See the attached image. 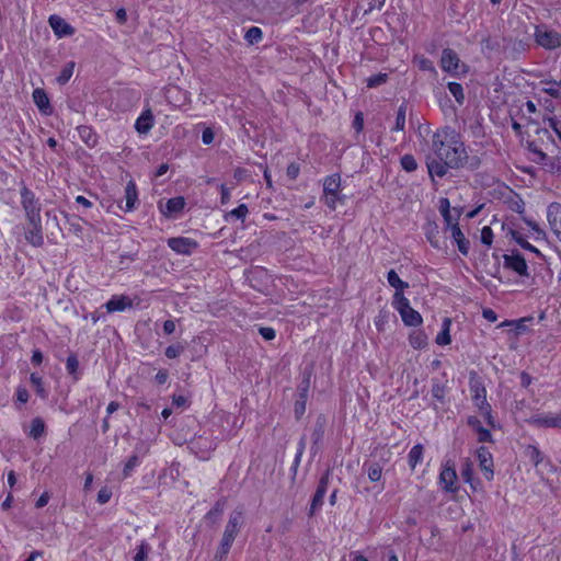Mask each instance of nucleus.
Wrapping results in <instances>:
<instances>
[{"mask_svg": "<svg viewBox=\"0 0 561 561\" xmlns=\"http://www.w3.org/2000/svg\"><path fill=\"white\" fill-rule=\"evenodd\" d=\"M433 154L426 157V168L432 181L444 178L449 169L465 168L467 150L460 136L449 126L437 129L432 136Z\"/></svg>", "mask_w": 561, "mask_h": 561, "instance_id": "1", "label": "nucleus"}, {"mask_svg": "<svg viewBox=\"0 0 561 561\" xmlns=\"http://www.w3.org/2000/svg\"><path fill=\"white\" fill-rule=\"evenodd\" d=\"M476 371L470 373V392L472 394V402L481 415L484 417L488 425L495 427V420L492 415V407L486 400V389L484 385L476 379Z\"/></svg>", "mask_w": 561, "mask_h": 561, "instance_id": "2", "label": "nucleus"}, {"mask_svg": "<svg viewBox=\"0 0 561 561\" xmlns=\"http://www.w3.org/2000/svg\"><path fill=\"white\" fill-rule=\"evenodd\" d=\"M324 203L331 209L336 208L337 203L345 204L346 196L341 194V175L333 173L323 181Z\"/></svg>", "mask_w": 561, "mask_h": 561, "instance_id": "3", "label": "nucleus"}, {"mask_svg": "<svg viewBox=\"0 0 561 561\" xmlns=\"http://www.w3.org/2000/svg\"><path fill=\"white\" fill-rule=\"evenodd\" d=\"M21 205L25 211L27 221H35L42 219L41 210L42 205L39 199L35 196L34 192L27 186L23 185L20 190Z\"/></svg>", "mask_w": 561, "mask_h": 561, "instance_id": "4", "label": "nucleus"}, {"mask_svg": "<svg viewBox=\"0 0 561 561\" xmlns=\"http://www.w3.org/2000/svg\"><path fill=\"white\" fill-rule=\"evenodd\" d=\"M396 310L400 313L403 323L408 327H419L423 319L419 311L410 306V301L404 295L399 296V300L392 302Z\"/></svg>", "mask_w": 561, "mask_h": 561, "instance_id": "5", "label": "nucleus"}, {"mask_svg": "<svg viewBox=\"0 0 561 561\" xmlns=\"http://www.w3.org/2000/svg\"><path fill=\"white\" fill-rule=\"evenodd\" d=\"M535 39L539 46L549 50L561 47V33L549 30L545 25L536 27Z\"/></svg>", "mask_w": 561, "mask_h": 561, "instance_id": "6", "label": "nucleus"}, {"mask_svg": "<svg viewBox=\"0 0 561 561\" xmlns=\"http://www.w3.org/2000/svg\"><path fill=\"white\" fill-rule=\"evenodd\" d=\"M331 469H327L323 476L320 478L318 482L317 490L311 499L310 508L308 515L311 517L316 514L318 510H320L323 505V500L329 486V480L331 476Z\"/></svg>", "mask_w": 561, "mask_h": 561, "instance_id": "7", "label": "nucleus"}, {"mask_svg": "<svg viewBox=\"0 0 561 561\" xmlns=\"http://www.w3.org/2000/svg\"><path fill=\"white\" fill-rule=\"evenodd\" d=\"M527 423L538 428H561V414L536 413L527 419Z\"/></svg>", "mask_w": 561, "mask_h": 561, "instance_id": "8", "label": "nucleus"}, {"mask_svg": "<svg viewBox=\"0 0 561 561\" xmlns=\"http://www.w3.org/2000/svg\"><path fill=\"white\" fill-rule=\"evenodd\" d=\"M424 232L426 240L434 249L438 251L447 250L446 238L442 237L439 227L436 221H427L424 225Z\"/></svg>", "mask_w": 561, "mask_h": 561, "instance_id": "9", "label": "nucleus"}, {"mask_svg": "<svg viewBox=\"0 0 561 561\" xmlns=\"http://www.w3.org/2000/svg\"><path fill=\"white\" fill-rule=\"evenodd\" d=\"M243 514L241 511H233L225 527L221 540L232 545L242 525Z\"/></svg>", "mask_w": 561, "mask_h": 561, "instance_id": "10", "label": "nucleus"}, {"mask_svg": "<svg viewBox=\"0 0 561 561\" xmlns=\"http://www.w3.org/2000/svg\"><path fill=\"white\" fill-rule=\"evenodd\" d=\"M168 245L178 254L190 255L197 249L196 240L186 237H173L168 239Z\"/></svg>", "mask_w": 561, "mask_h": 561, "instance_id": "11", "label": "nucleus"}, {"mask_svg": "<svg viewBox=\"0 0 561 561\" xmlns=\"http://www.w3.org/2000/svg\"><path fill=\"white\" fill-rule=\"evenodd\" d=\"M503 259L505 268L512 270L523 277L529 276L526 260L520 253L504 254Z\"/></svg>", "mask_w": 561, "mask_h": 561, "instance_id": "12", "label": "nucleus"}, {"mask_svg": "<svg viewBox=\"0 0 561 561\" xmlns=\"http://www.w3.org/2000/svg\"><path fill=\"white\" fill-rule=\"evenodd\" d=\"M479 461V467L483 472L484 478L491 481L494 477L493 457L485 446H481L476 451Z\"/></svg>", "mask_w": 561, "mask_h": 561, "instance_id": "13", "label": "nucleus"}, {"mask_svg": "<svg viewBox=\"0 0 561 561\" xmlns=\"http://www.w3.org/2000/svg\"><path fill=\"white\" fill-rule=\"evenodd\" d=\"M310 387V376H305L298 386V398L295 401L294 412L295 417L299 420L306 412V403L308 399V391Z\"/></svg>", "mask_w": 561, "mask_h": 561, "instance_id": "14", "label": "nucleus"}, {"mask_svg": "<svg viewBox=\"0 0 561 561\" xmlns=\"http://www.w3.org/2000/svg\"><path fill=\"white\" fill-rule=\"evenodd\" d=\"M327 425V419L324 415H319L314 422V426L311 433L312 445L310 447V451L312 456H316L320 449V444L324 437Z\"/></svg>", "mask_w": 561, "mask_h": 561, "instance_id": "15", "label": "nucleus"}, {"mask_svg": "<svg viewBox=\"0 0 561 561\" xmlns=\"http://www.w3.org/2000/svg\"><path fill=\"white\" fill-rule=\"evenodd\" d=\"M186 202L183 196H176L167 201L164 205L159 203V209L164 217H176L185 207Z\"/></svg>", "mask_w": 561, "mask_h": 561, "instance_id": "16", "label": "nucleus"}, {"mask_svg": "<svg viewBox=\"0 0 561 561\" xmlns=\"http://www.w3.org/2000/svg\"><path fill=\"white\" fill-rule=\"evenodd\" d=\"M48 22L58 38L71 36L76 32L75 27L59 15H50Z\"/></svg>", "mask_w": 561, "mask_h": 561, "instance_id": "17", "label": "nucleus"}, {"mask_svg": "<svg viewBox=\"0 0 561 561\" xmlns=\"http://www.w3.org/2000/svg\"><path fill=\"white\" fill-rule=\"evenodd\" d=\"M25 230V239L33 247H42L44 243L42 219L35 221H27Z\"/></svg>", "mask_w": 561, "mask_h": 561, "instance_id": "18", "label": "nucleus"}, {"mask_svg": "<svg viewBox=\"0 0 561 561\" xmlns=\"http://www.w3.org/2000/svg\"><path fill=\"white\" fill-rule=\"evenodd\" d=\"M547 218L552 231L556 233L559 241H561V204L551 203L547 209Z\"/></svg>", "mask_w": 561, "mask_h": 561, "instance_id": "19", "label": "nucleus"}, {"mask_svg": "<svg viewBox=\"0 0 561 561\" xmlns=\"http://www.w3.org/2000/svg\"><path fill=\"white\" fill-rule=\"evenodd\" d=\"M460 59L457 53L450 48H445L442 51L440 67L444 71L456 75L459 67Z\"/></svg>", "mask_w": 561, "mask_h": 561, "instance_id": "20", "label": "nucleus"}, {"mask_svg": "<svg viewBox=\"0 0 561 561\" xmlns=\"http://www.w3.org/2000/svg\"><path fill=\"white\" fill-rule=\"evenodd\" d=\"M467 425L471 427L478 435V442L479 443H492L493 436L491 432L483 427L481 421L474 416L470 415L467 417Z\"/></svg>", "mask_w": 561, "mask_h": 561, "instance_id": "21", "label": "nucleus"}, {"mask_svg": "<svg viewBox=\"0 0 561 561\" xmlns=\"http://www.w3.org/2000/svg\"><path fill=\"white\" fill-rule=\"evenodd\" d=\"M456 481L457 472L455 468L446 465L439 474V482L443 485V489L446 492H456L458 490V488L455 486Z\"/></svg>", "mask_w": 561, "mask_h": 561, "instance_id": "22", "label": "nucleus"}, {"mask_svg": "<svg viewBox=\"0 0 561 561\" xmlns=\"http://www.w3.org/2000/svg\"><path fill=\"white\" fill-rule=\"evenodd\" d=\"M124 199H125V206H119L121 209H123L124 211L128 213V211H133L134 209H136V205L138 203V192H137V187H136V184L134 181H129L125 187V195H124Z\"/></svg>", "mask_w": 561, "mask_h": 561, "instance_id": "23", "label": "nucleus"}, {"mask_svg": "<svg viewBox=\"0 0 561 561\" xmlns=\"http://www.w3.org/2000/svg\"><path fill=\"white\" fill-rule=\"evenodd\" d=\"M448 231H450V237L455 241L456 245L458 247L459 252L467 256L470 249V242L462 233L459 226H451L448 227Z\"/></svg>", "mask_w": 561, "mask_h": 561, "instance_id": "24", "label": "nucleus"}, {"mask_svg": "<svg viewBox=\"0 0 561 561\" xmlns=\"http://www.w3.org/2000/svg\"><path fill=\"white\" fill-rule=\"evenodd\" d=\"M33 101L38 107L39 112L49 115L53 113V108L49 103V99L44 89L37 88L32 94Z\"/></svg>", "mask_w": 561, "mask_h": 561, "instance_id": "25", "label": "nucleus"}, {"mask_svg": "<svg viewBox=\"0 0 561 561\" xmlns=\"http://www.w3.org/2000/svg\"><path fill=\"white\" fill-rule=\"evenodd\" d=\"M387 280L391 287L396 289L393 295V301L399 300V296L403 295V291L409 288V283L402 280L394 270H390L387 274Z\"/></svg>", "mask_w": 561, "mask_h": 561, "instance_id": "26", "label": "nucleus"}, {"mask_svg": "<svg viewBox=\"0 0 561 561\" xmlns=\"http://www.w3.org/2000/svg\"><path fill=\"white\" fill-rule=\"evenodd\" d=\"M226 506V499H219L213 506L210 511L205 515V522L210 526L217 525L224 514V510Z\"/></svg>", "mask_w": 561, "mask_h": 561, "instance_id": "27", "label": "nucleus"}, {"mask_svg": "<svg viewBox=\"0 0 561 561\" xmlns=\"http://www.w3.org/2000/svg\"><path fill=\"white\" fill-rule=\"evenodd\" d=\"M153 123V115L150 110H147L137 118L135 128L139 134H147L152 128Z\"/></svg>", "mask_w": 561, "mask_h": 561, "instance_id": "28", "label": "nucleus"}, {"mask_svg": "<svg viewBox=\"0 0 561 561\" xmlns=\"http://www.w3.org/2000/svg\"><path fill=\"white\" fill-rule=\"evenodd\" d=\"M127 307H131V300L126 296H114L106 304L107 312L124 311Z\"/></svg>", "mask_w": 561, "mask_h": 561, "instance_id": "29", "label": "nucleus"}, {"mask_svg": "<svg viewBox=\"0 0 561 561\" xmlns=\"http://www.w3.org/2000/svg\"><path fill=\"white\" fill-rule=\"evenodd\" d=\"M80 139L89 147L94 148L98 145V134L93 130L92 127L87 125H81L77 128Z\"/></svg>", "mask_w": 561, "mask_h": 561, "instance_id": "30", "label": "nucleus"}, {"mask_svg": "<svg viewBox=\"0 0 561 561\" xmlns=\"http://www.w3.org/2000/svg\"><path fill=\"white\" fill-rule=\"evenodd\" d=\"M468 130L470 136L474 139H482L485 137V131L482 125L481 117H476L474 119H471L468 124Z\"/></svg>", "mask_w": 561, "mask_h": 561, "instance_id": "31", "label": "nucleus"}, {"mask_svg": "<svg viewBox=\"0 0 561 561\" xmlns=\"http://www.w3.org/2000/svg\"><path fill=\"white\" fill-rule=\"evenodd\" d=\"M450 325L451 320L449 318H445L442 324V331L436 336V343L438 345H448L451 342L450 337Z\"/></svg>", "mask_w": 561, "mask_h": 561, "instance_id": "32", "label": "nucleus"}, {"mask_svg": "<svg viewBox=\"0 0 561 561\" xmlns=\"http://www.w3.org/2000/svg\"><path fill=\"white\" fill-rule=\"evenodd\" d=\"M423 451H424V448H423V445H421V444H416L411 448V450L408 455V462H409L411 470H414L416 468L417 463H420L422 461Z\"/></svg>", "mask_w": 561, "mask_h": 561, "instance_id": "33", "label": "nucleus"}, {"mask_svg": "<svg viewBox=\"0 0 561 561\" xmlns=\"http://www.w3.org/2000/svg\"><path fill=\"white\" fill-rule=\"evenodd\" d=\"M66 369L68 375H70L75 381L79 380V359L75 353H70V355L67 357Z\"/></svg>", "mask_w": 561, "mask_h": 561, "instance_id": "34", "label": "nucleus"}, {"mask_svg": "<svg viewBox=\"0 0 561 561\" xmlns=\"http://www.w3.org/2000/svg\"><path fill=\"white\" fill-rule=\"evenodd\" d=\"M45 422L43 421L42 417L37 416L33 419L31 422V430L28 432V436L34 439H38L45 434Z\"/></svg>", "mask_w": 561, "mask_h": 561, "instance_id": "35", "label": "nucleus"}, {"mask_svg": "<svg viewBox=\"0 0 561 561\" xmlns=\"http://www.w3.org/2000/svg\"><path fill=\"white\" fill-rule=\"evenodd\" d=\"M525 456L535 465V467H538L545 459L543 454L535 445L526 446Z\"/></svg>", "mask_w": 561, "mask_h": 561, "instance_id": "36", "label": "nucleus"}, {"mask_svg": "<svg viewBox=\"0 0 561 561\" xmlns=\"http://www.w3.org/2000/svg\"><path fill=\"white\" fill-rule=\"evenodd\" d=\"M407 110H408V105L405 102H403L397 111L396 123H394L393 128L391 129L392 131L404 130Z\"/></svg>", "mask_w": 561, "mask_h": 561, "instance_id": "37", "label": "nucleus"}, {"mask_svg": "<svg viewBox=\"0 0 561 561\" xmlns=\"http://www.w3.org/2000/svg\"><path fill=\"white\" fill-rule=\"evenodd\" d=\"M409 342L413 348L420 350L426 346L427 336L422 331H414L410 334Z\"/></svg>", "mask_w": 561, "mask_h": 561, "instance_id": "38", "label": "nucleus"}, {"mask_svg": "<svg viewBox=\"0 0 561 561\" xmlns=\"http://www.w3.org/2000/svg\"><path fill=\"white\" fill-rule=\"evenodd\" d=\"M531 317L522 318L519 320H506L501 323V327L510 325L514 327L517 334H522L526 331H528V327L526 324L527 321H531Z\"/></svg>", "mask_w": 561, "mask_h": 561, "instance_id": "39", "label": "nucleus"}, {"mask_svg": "<svg viewBox=\"0 0 561 561\" xmlns=\"http://www.w3.org/2000/svg\"><path fill=\"white\" fill-rule=\"evenodd\" d=\"M30 381L34 386L37 396L42 399H47L48 392L44 388L42 377L38 376L36 373H32L30 376Z\"/></svg>", "mask_w": 561, "mask_h": 561, "instance_id": "40", "label": "nucleus"}, {"mask_svg": "<svg viewBox=\"0 0 561 561\" xmlns=\"http://www.w3.org/2000/svg\"><path fill=\"white\" fill-rule=\"evenodd\" d=\"M447 88H448L449 92L451 93V95L455 98L456 102L459 105H462L465 102V93H463L462 85L458 82L451 81V82H448Z\"/></svg>", "mask_w": 561, "mask_h": 561, "instance_id": "41", "label": "nucleus"}, {"mask_svg": "<svg viewBox=\"0 0 561 561\" xmlns=\"http://www.w3.org/2000/svg\"><path fill=\"white\" fill-rule=\"evenodd\" d=\"M73 69H75V61H69L67 62L64 68L61 69L60 73L58 75V77L56 78V81L60 84V85H64L66 84L70 78L72 77V73H73Z\"/></svg>", "mask_w": 561, "mask_h": 561, "instance_id": "42", "label": "nucleus"}, {"mask_svg": "<svg viewBox=\"0 0 561 561\" xmlns=\"http://www.w3.org/2000/svg\"><path fill=\"white\" fill-rule=\"evenodd\" d=\"M364 467H367V474H368V479L371 481V482H377L381 479V474H382V468L379 463L377 462H365L364 463Z\"/></svg>", "mask_w": 561, "mask_h": 561, "instance_id": "43", "label": "nucleus"}, {"mask_svg": "<svg viewBox=\"0 0 561 561\" xmlns=\"http://www.w3.org/2000/svg\"><path fill=\"white\" fill-rule=\"evenodd\" d=\"M438 209L440 215L443 216L444 224H450L454 218L451 217V207L449 199L446 197L439 198Z\"/></svg>", "mask_w": 561, "mask_h": 561, "instance_id": "44", "label": "nucleus"}, {"mask_svg": "<svg viewBox=\"0 0 561 561\" xmlns=\"http://www.w3.org/2000/svg\"><path fill=\"white\" fill-rule=\"evenodd\" d=\"M512 238L525 250L530 251L533 253H536L537 255L541 256V252L530 244L525 238H523L517 231L511 230Z\"/></svg>", "mask_w": 561, "mask_h": 561, "instance_id": "45", "label": "nucleus"}, {"mask_svg": "<svg viewBox=\"0 0 561 561\" xmlns=\"http://www.w3.org/2000/svg\"><path fill=\"white\" fill-rule=\"evenodd\" d=\"M263 38V32L257 26H251L244 34V39L248 42V44L253 45L257 44Z\"/></svg>", "mask_w": 561, "mask_h": 561, "instance_id": "46", "label": "nucleus"}, {"mask_svg": "<svg viewBox=\"0 0 561 561\" xmlns=\"http://www.w3.org/2000/svg\"><path fill=\"white\" fill-rule=\"evenodd\" d=\"M401 168L405 172H413L417 169V161L413 154L407 153L400 158Z\"/></svg>", "mask_w": 561, "mask_h": 561, "instance_id": "47", "label": "nucleus"}, {"mask_svg": "<svg viewBox=\"0 0 561 561\" xmlns=\"http://www.w3.org/2000/svg\"><path fill=\"white\" fill-rule=\"evenodd\" d=\"M65 218L67 222L69 224V230L73 232L77 236H80L82 233V226L80 225V221L82 218L77 215H68L65 214Z\"/></svg>", "mask_w": 561, "mask_h": 561, "instance_id": "48", "label": "nucleus"}, {"mask_svg": "<svg viewBox=\"0 0 561 561\" xmlns=\"http://www.w3.org/2000/svg\"><path fill=\"white\" fill-rule=\"evenodd\" d=\"M151 551L150 545L142 540L136 548V554L134 556V561H147L148 554Z\"/></svg>", "mask_w": 561, "mask_h": 561, "instance_id": "49", "label": "nucleus"}, {"mask_svg": "<svg viewBox=\"0 0 561 561\" xmlns=\"http://www.w3.org/2000/svg\"><path fill=\"white\" fill-rule=\"evenodd\" d=\"M249 213L248 206L245 204H240L237 208L227 213L225 218L228 220L229 218H234L237 220L243 221Z\"/></svg>", "mask_w": 561, "mask_h": 561, "instance_id": "50", "label": "nucleus"}, {"mask_svg": "<svg viewBox=\"0 0 561 561\" xmlns=\"http://www.w3.org/2000/svg\"><path fill=\"white\" fill-rule=\"evenodd\" d=\"M389 79L388 73H377L373 75L369 78L366 79V83L368 88H377L381 84H385Z\"/></svg>", "mask_w": 561, "mask_h": 561, "instance_id": "51", "label": "nucleus"}, {"mask_svg": "<svg viewBox=\"0 0 561 561\" xmlns=\"http://www.w3.org/2000/svg\"><path fill=\"white\" fill-rule=\"evenodd\" d=\"M461 477L465 482L470 483L472 488H474V479H473V470H472V463L469 459H466L462 469H461Z\"/></svg>", "mask_w": 561, "mask_h": 561, "instance_id": "52", "label": "nucleus"}, {"mask_svg": "<svg viewBox=\"0 0 561 561\" xmlns=\"http://www.w3.org/2000/svg\"><path fill=\"white\" fill-rule=\"evenodd\" d=\"M185 351V346L182 343H175L168 346L164 351V355L169 359L179 357Z\"/></svg>", "mask_w": 561, "mask_h": 561, "instance_id": "53", "label": "nucleus"}, {"mask_svg": "<svg viewBox=\"0 0 561 561\" xmlns=\"http://www.w3.org/2000/svg\"><path fill=\"white\" fill-rule=\"evenodd\" d=\"M231 546L230 543L221 540L220 541V545L216 551V554H215V558H214V561H226L227 559V556L231 549Z\"/></svg>", "mask_w": 561, "mask_h": 561, "instance_id": "54", "label": "nucleus"}, {"mask_svg": "<svg viewBox=\"0 0 561 561\" xmlns=\"http://www.w3.org/2000/svg\"><path fill=\"white\" fill-rule=\"evenodd\" d=\"M432 396L439 402L444 401L445 397V386L440 382L434 380L432 385Z\"/></svg>", "mask_w": 561, "mask_h": 561, "instance_id": "55", "label": "nucleus"}, {"mask_svg": "<svg viewBox=\"0 0 561 561\" xmlns=\"http://www.w3.org/2000/svg\"><path fill=\"white\" fill-rule=\"evenodd\" d=\"M481 46L482 50H497L500 48V42L496 38L488 36L481 41Z\"/></svg>", "mask_w": 561, "mask_h": 561, "instance_id": "56", "label": "nucleus"}, {"mask_svg": "<svg viewBox=\"0 0 561 561\" xmlns=\"http://www.w3.org/2000/svg\"><path fill=\"white\" fill-rule=\"evenodd\" d=\"M481 242L484 245H486V247H491L492 245V242H493V231H492L491 227L484 226L481 229Z\"/></svg>", "mask_w": 561, "mask_h": 561, "instance_id": "57", "label": "nucleus"}, {"mask_svg": "<svg viewBox=\"0 0 561 561\" xmlns=\"http://www.w3.org/2000/svg\"><path fill=\"white\" fill-rule=\"evenodd\" d=\"M139 465V458L137 455H131L125 463L123 473L128 477L135 467Z\"/></svg>", "mask_w": 561, "mask_h": 561, "instance_id": "58", "label": "nucleus"}, {"mask_svg": "<svg viewBox=\"0 0 561 561\" xmlns=\"http://www.w3.org/2000/svg\"><path fill=\"white\" fill-rule=\"evenodd\" d=\"M462 207H454L451 208V217L454 218L450 224H445V231H448V227L459 226V219L462 215Z\"/></svg>", "mask_w": 561, "mask_h": 561, "instance_id": "59", "label": "nucleus"}, {"mask_svg": "<svg viewBox=\"0 0 561 561\" xmlns=\"http://www.w3.org/2000/svg\"><path fill=\"white\" fill-rule=\"evenodd\" d=\"M527 148L530 152L535 153L538 157L537 162H543L547 160L548 156L541 149H539L534 141L528 142Z\"/></svg>", "mask_w": 561, "mask_h": 561, "instance_id": "60", "label": "nucleus"}, {"mask_svg": "<svg viewBox=\"0 0 561 561\" xmlns=\"http://www.w3.org/2000/svg\"><path fill=\"white\" fill-rule=\"evenodd\" d=\"M300 173V165L297 162H291L288 164L286 174L290 180H296Z\"/></svg>", "mask_w": 561, "mask_h": 561, "instance_id": "61", "label": "nucleus"}, {"mask_svg": "<svg viewBox=\"0 0 561 561\" xmlns=\"http://www.w3.org/2000/svg\"><path fill=\"white\" fill-rule=\"evenodd\" d=\"M16 401L24 404L28 401L30 399V393L27 391V389L23 386H19L16 388Z\"/></svg>", "mask_w": 561, "mask_h": 561, "instance_id": "62", "label": "nucleus"}, {"mask_svg": "<svg viewBox=\"0 0 561 561\" xmlns=\"http://www.w3.org/2000/svg\"><path fill=\"white\" fill-rule=\"evenodd\" d=\"M549 127L557 134L558 138L561 140V119L557 117L548 118Z\"/></svg>", "mask_w": 561, "mask_h": 561, "instance_id": "63", "label": "nucleus"}, {"mask_svg": "<svg viewBox=\"0 0 561 561\" xmlns=\"http://www.w3.org/2000/svg\"><path fill=\"white\" fill-rule=\"evenodd\" d=\"M259 333L266 341H272L276 336L275 330L273 328H270V327H261L259 329Z\"/></svg>", "mask_w": 561, "mask_h": 561, "instance_id": "64", "label": "nucleus"}]
</instances>
